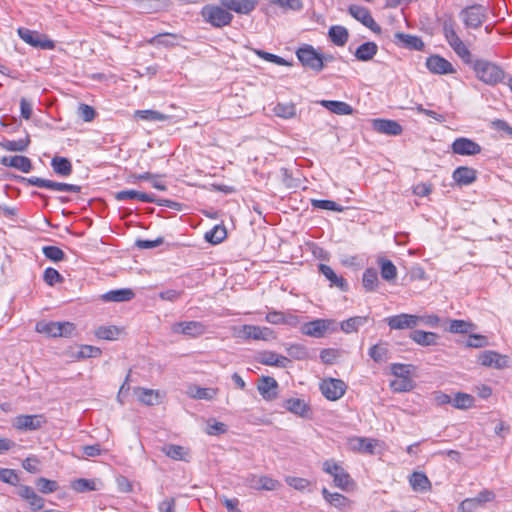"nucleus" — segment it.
Returning <instances> with one entry per match:
<instances>
[{"instance_id": "9b49d317", "label": "nucleus", "mask_w": 512, "mask_h": 512, "mask_svg": "<svg viewBox=\"0 0 512 512\" xmlns=\"http://www.w3.org/2000/svg\"><path fill=\"white\" fill-rule=\"evenodd\" d=\"M245 484L254 490L274 491L280 487V482L267 475L250 473L245 478Z\"/></svg>"}, {"instance_id": "aec40b11", "label": "nucleus", "mask_w": 512, "mask_h": 512, "mask_svg": "<svg viewBox=\"0 0 512 512\" xmlns=\"http://www.w3.org/2000/svg\"><path fill=\"white\" fill-rule=\"evenodd\" d=\"M426 67L431 73L439 75L452 74L455 72L453 65L448 60L438 55L428 57Z\"/></svg>"}, {"instance_id": "5fc2aeb1", "label": "nucleus", "mask_w": 512, "mask_h": 512, "mask_svg": "<svg viewBox=\"0 0 512 512\" xmlns=\"http://www.w3.org/2000/svg\"><path fill=\"white\" fill-rule=\"evenodd\" d=\"M71 488L78 493H83L86 491H95L98 489L95 480L84 478H80L73 481L71 484Z\"/></svg>"}, {"instance_id": "412c9836", "label": "nucleus", "mask_w": 512, "mask_h": 512, "mask_svg": "<svg viewBox=\"0 0 512 512\" xmlns=\"http://www.w3.org/2000/svg\"><path fill=\"white\" fill-rule=\"evenodd\" d=\"M186 395L196 400L212 401L219 393V389L215 387H200L196 384L187 386Z\"/></svg>"}, {"instance_id": "f03ea898", "label": "nucleus", "mask_w": 512, "mask_h": 512, "mask_svg": "<svg viewBox=\"0 0 512 512\" xmlns=\"http://www.w3.org/2000/svg\"><path fill=\"white\" fill-rule=\"evenodd\" d=\"M336 331L337 324L333 319H314L300 326V332L303 335L313 338H323L326 334Z\"/></svg>"}, {"instance_id": "a19ab883", "label": "nucleus", "mask_w": 512, "mask_h": 512, "mask_svg": "<svg viewBox=\"0 0 512 512\" xmlns=\"http://www.w3.org/2000/svg\"><path fill=\"white\" fill-rule=\"evenodd\" d=\"M122 329L117 326H100L95 330V336L99 339L113 341L118 339Z\"/></svg>"}, {"instance_id": "ea45409f", "label": "nucleus", "mask_w": 512, "mask_h": 512, "mask_svg": "<svg viewBox=\"0 0 512 512\" xmlns=\"http://www.w3.org/2000/svg\"><path fill=\"white\" fill-rule=\"evenodd\" d=\"M409 483L415 491H427L431 488L428 477L421 472H414L409 479Z\"/></svg>"}, {"instance_id": "ddd939ff", "label": "nucleus", "mask_w": 512, "mask_h": 512, "mask_svg": "<svg viewBox=\"0 0 512 512\" xmlns=\"http://www.w3.org/2000/svg\"><path fill=\"white\" fill-rule=\"evenodd\" d=\"M133 394L141 404L146 406L158 405L162 403L166 397L163 391L140 386L133 388Z\"/></svg>"}, {"instance_id": "423d86ee", "label": "nucleus", "mask_w": 512, "mask_h": 512, "mask_svg": "<svg viewBox=\"0 0 512 512\" xmlns=\"http://www.w3.org/2000/svg\"><path fill=\"white\" fill-rule=\"evenodd\" d=\"M203 18L206 22L210 23L215 27H223L228 25L233 16L226 9L219 7L208 5L202 9L201 12Z\"/></svg>"}, {"instance_id": "c85d7f7f", "label": "nucleus", "mask_w": 512, "mask_h": 512, "mask_svg": "<svg viewBox=\"0 0 512 512\" xmlns=\"http://www.w3.org/2000/svg\"><path fill=\"white\" fill-rule=\"evenodd\" d=\"M284 407L286 410H288L289 412H291L299 417H302V418L309 417L310 406L303 399L289 398V399L285 400Z\"/></svg>"}, {"instance_id": "774afa93", "label": "nucleus", "mask_w": 512, "mask_h": 512, "mask_svg": "<svg viewBox=\"0 0 512 512\" xmlns=\"http://www.w3.org/2000/svg\"><path fill=\"white\" fill-rule=\"evenodd\" d=\"M37 488L44 494H49L58 489V485L56 481L49 480L47 478H39L36 481Z\"/></svg>"}, {"instance_id": "4be33fe9", "label": "nucleus", "mask_w": 512, "mask_h": 512, "mask_svg": "<svg viewBox=\"0 0 512 512\" xmlns=\"http://www.w3.org/2000/svg\"><path fill=\"white\" fill-rule=\"evenodd\" d=\"M372 126L378 133L392 136L400 135L403 131L402 126L397 121L389 119H374Z\"/></svg>"}, {"instance_id": "69168bd1", "label": "nucleus", "mask_w": 512, "mask_h": 512, "mask_svg": "<svg viewBox=\"0 0 512 512\" xmlns=\"http://www.w3.org/2000/svg\"><path fill=\"white\" fill-rule=\"evenodd\" d=\"M474 328V325L472 323L466 322L464 320H451L449 331L451 333H468Z\"/></svg>"}, {"instance_id": "c03bdc74", "label": "nucleus", "mask_w": 512, "mask_h": 512, "mask_svg": "<svg viewBox=\"0 0 512 512\" xmlns=\"http://www.w3.org/2000/svg\"><path fill=\"white\" fill-rule=\"evenodd\" d=\"M29 143L30 139L27 136L18 140H4L0 146L6 151L23 152L28 148Z\"/></svg>"}, {"instance_id": "f257e3e1", "label": "nucleus", "mask_w": 512, "mask_h": 512, "mask_svg": "<svg viewBox=\"0 0 512 512\" xmlns=\"http://www.w3.org/2000/svg\"><path fill=\"white\" fill-rule=\"evenodd\" d=\"M471 64L476 78L486 85L495 86L505 78L504 70L494 62L477 59Z\"/></svg>"}, {"instance_id": "6e6d98bb", "label": "nucleus", "mask_w": 512, "mask_h": 512, "mask_svg": "<svg viewBox=\"0 0 512 512\" xmlns=\"http://www.w3.org/2000/svg\"><path fill=\"white\" fill-rule=\"evenodd\" d=\"M414 386L411 378H396L390 382V388L397 393L411 391Z\"/></svg>"}, {"instance_id": "2f4dec72", "label": "nucleus", "mask_w": 512, "mask_h": 512, "mask_svg": "<svg viewBox=\"0 0 512 512\" xmlns=\"http://www.w3.org/2000/svg\"><path fill=\"white\" fill-rule=\"evenodd\" d=\"M410 339L420 346L437 345L438 335L434 332H426L423 330H414L409 335Z\"/></svg>"}, {"instance_id": "e2e57ef3", "label": "nucleus", "mask_w": 512, "mask_h": 512, "mask_svg": "<svg viewBox=\"0 0 512 512\" xmlns=\"http://www.w3.org/2000/svg\"><path fill=\"white\" fill-rule=\"evenodd\" d=\"M205 432L213 436L224 434L227 432V426L215 419H210L207 421Z\"/></svg>"}, {"instance_id": "052dcab7", "label": "nucleus", "mask_w": 512, "mask_h": 512, "mask_svg": "<svg viewBox=\"0 0 512 512\" xmlns=\"http://www.w3.org/2000/svg\"><path fill=\"white\" fill-rule=\"evenodd\" d=\"M289 356L296 360H306L309 358L308 349L301 344H292L287 348Z\"/></svg>"}, {"instance_id": "b1692460", "label": "nucleus", "mask_w": 512, "mask_h": 512, "mask_svg": "<svg viewBox=\"0 0 512 512\" xmlns=\"http://www.w3.org/2000/svg\"><path fill=\"white\" fill-rule=\"evenodd\" d=\"M257 388L263 399L267 401H272L277 397L278 383L272 377H262Z\"/></svg>"}, {"instance_id": "7c9ffc66", "label": "nucleus", "mask_w": 512, "mask_h": 512, "mask_svg": "<svg viewBox=\"0 0 512 512\" xmlns=\"http://www.w3.org/2000/svg\"><path fill=\"white\" fill-rule=\"evenodd\" d=\"M223 6L236 13L247 14L251 12L256 4V0H221Z\"/></svg>"}, {"instance_id": "a878e982", "label": "nucleus", "mask_w": 512, "mask_h": 512, "mask_svg": "<svg viewBox=\"0 0 512 512\" xmlns=\"http://www.w3.org/2000/svg\"><path fill=\"white\" fill-rule=\"evenodd\" d=\"M161 451L169 458L175 461L188 462L191 458L190 450L184 446L176 444H166Z\"/></svg>"}, {"instance_id": "0eeeda50", "label": "nucleus", "mask_w": 512, "mask_h": 512, "mask_svg": "<svg viewBox=\"0 0 512 512\" xmlns=\"http://www.w3.org/2000/svg\"><path fill=\"white\" fill-rule=\"evenodd\" d=\"M18 35L24 42L34 48L52 50L55 47V43L51 39L37 31L27 28H19Z\"/></svg>"}, {"instance_id": "c756f323", "label": "nucleus", "mask_w": 512, "mask_h": 512, "mask_svg": "<svg viewBox=\"0 0 512 512\" xmlns=\"http://www.w3.org/2000/svg\"><path fill=\"white\" fill-rule=\"evenodd\" d=\"M349 13L358 21H360L363 25L370 28L371 30H375L376 28H379L374 19L372 18L370 12L368 9L358 6V5H351L349 7Z\"/></svg>"}, {"instance_id": "37998d69", "label": "nucleus", "mask_w": 512, "mask_h": 512, "mask_svg": "<svg viewBox=\"0 0 512 512\" xmlns=\"http://www.w3.org/2000/svg\"><path fill=\"white\" fill-rule=\"evenodd\" d=\"M276 338L275 331L270 327L254 325L251 340L273 341Z\"/></svg>"}, {"instance_id": "72a5a7b5", "label": "nucleus", "mask_w": 512, "mask_h": 512, "mask_svg": "<svg viewBox=\"0 0 512 512\" xmlns=\"http://www.w3.org/2000/svg\"><path fill=\"white\" fill-rule=\"evenodd\" d=\"M116 200L124 201L128 199H137L141 202L145 203H153L155 201V197L152 194H147L143 192H138L135 190H123L119 191L115 195Z\"/></svg>"}, {"instance_id": "680f3d73", "label": "nucleus", "mask_w": 512, "mask_h": 512, "mask_svg": "<svg viewBox=\"0 0 512 512\" xmlns=\"http://www.w3.org/2000/svg\"><path fill=\"white\" fill-rule=\"evenodd\" d=\"M311 204L314 208H318V209L330 210V211H336V212L343 211V207L341 205H339L338 203L331 201V200L313 199L311 201Z\"/></svg>"}, {"instance_id": "e433bc0d", "label": "nucleus", "mask_w": 512, "mask_h": 512, "mask_svg": "<svg viewBox=\"0 0 512 512\" xmlns=\"http://www.w3.org/2000/svg\"><path fill=\"white\" fill-rule=\"evenodd\" d=\"M101 297L105 302H125L134 297V292L131 289L123 288L111 290L103 294Z\"/></svg>"}, {"instance_id": "09e8293b", "label": "nucleus", "mask_w": 512, "mask_h": 512, "mask_svg": "<svg viewBox=\"0 0 512 512\" xmlns=\"http://www.w3.org/2000/svg\"><path fill=\"white\" fill-rule=\"evenodd\" d=\"M273 112L277 117L291 119L296 115V107L293 103H277Z\"/></svg>"}, {"instance_id": "79ce46f5", "label": "nucleus", "mask_w": 512, "mask_h": 512, "mask_svg": "<svg viewBox=\"0 0 512 512\" xmlns=\"http://www.w3.org/2000/svg\"><path fill=\"white\" fill-rule=\"evenodd\" d=\"M54 172L61 176H68L72 172V165L67 158L54 157L51 161Z\"/></svg>"}, {"instance_id": "3c124183", "label": "nucleus", "mask_w": 512, "mask_h": 512, "mask_svg": "<svg viewBox=\"0 0 512 512\" xmlns=\"http://www.w3.org/2000/svg\"><path fill=\"white\" fill-rule=\"evenodd\" d=\"M135 117L142 120L154 122H161L169 119L168 115H165L155 110H137L135 111Z\"/></svg>"}, {"instance_id": "7ed1b4c3", "label": "nucleus", "mask_w": 512, "mask_h": 512, "mask_svg": "<svg viewBox=\"0 0 512 512\" xmlns=\"http://www.w3.org/2000/svg\"><path fill=\"white\" fill-rule=\"evenodd\" d=\"M322 470L333 477L334 485L341 490H349L354 484L350 475L335 460L329 459L324 461Z\"/></svg>"}, {"instance_id": "6ab92c4d", "label": "nucleus", "mask_w": 512, "mask_h": 512, "mask_svg": "<svg viewBox=\"0 0 512 512\" xmlns=\"http://www.w3.org/2000/svg\"><path fill=\"white\" fill-rule=\"evenodd\" d=\"M451 148L453 153L464 156L476 155L481 152V147L478 143L465 137L455 139Z\"/></svg>"}, {"instance_id": "f8f14e48", "label": "nucleus", "mask_w": 512, "mask_h": 512, "mask_svg": "<svg viewBox=\"0 0 512 512\" xmlns=\"http://www.w3.org/2000/svg\"><path fill=\"white\" fill-rule=\"evenodd\" d=\"M346 388V384L342 380L335 378L324 379L320 383L321 393L330 401L340 399L344 395Z\"/></svg>"}, {"instance_id": "0e129e2a", "label": "nucleus", "mask_w": 512, "mask_h": 512, "mask_svg": "<svg viewBox=\"0 0 512 512\" xmlns=\"http://www.w3.org/2000/svg\"><path fill=\"white\" fill-rule=\"evenodd\" d=\"M43 279L49 286H53L64 281L63 276L56 269L51 267L45 269Z\"/></svg>"}, {"instance_id": "393cba45", "label": "nucleus", "mask_w": 512, "mask_h": 512, "mask_svg": "<svg viewBox=\"0 0 512 512\" xmlns=\"http://www.w3.org/2000/svg\"><path fill=\"white\" fill-rule=\"evenodd\" d=\"M0 163L6 167H13L23 173H28L32 169L31 160L26 156H4Z\"/></svg>"}, {"instance_id": "1a4fd4ad", "label": "nucleus", "mask_w": 512, "mask_h": 512, "mask_svg": "<svg viewBox=\"0 0 512 512\" xmlns=\"http://www.w3.org/2000/svg\"><path fill=\"white\" fill-rule=\"evenodd\" d=\"M460 16L466 27L478 28L487 18V9L479 4H475L463 9Z\"/></svg>"}, {"instance_id": "bb28decb", "label": "nucleus", "mask_w": 512, "mask_h": 512, "mask_svg": "<svg viewBox=\"0 0 512 512\" xmlns=\"http://www.w3.org/2000/svg\"><path fill=\"white\" fill-rule=\"evenodd\" d=\"M257 360L259 363L267 366H275V367H281L285 368L287 367V364L289 363V359L283 355H280L273 351H264L261 352Z\"/></svg>"}, {"instance_id": "4c0bfd02", "label": "nucleus", "mask_w": 512, "mask_h": 512, "mask_svg": "<svg viewBox=\"0 0 512 512\" xmlns=\"http://www.w3.org/2000/svg\"><path fill=\"white\" fill-rule=\"evenodd\" d=\"M396 43L405 48L422 50L424 47V43L422 40L413 35L405 34V33H396L395 34Z\"/></svg>"}, {"instance_id": "a18cd8bd", "label": "nucleus", "mask_w": 512, "mask_h": 512, "mask_svg": "<svg viewBox=\"0 0 512 512\" xmlns=\"http://www.w3.org/2000/svg\"><path fill=\"white\" fill-rule=\"evenodd\" d=\"M101 349L91 345H81L72 352V356L76 359H84L91 357H98L101 355Z\"/></svg>"}, {"instance_id": "6e6552de", "label": "nucleus", "mask_w": 512, "mask_h": 512, "mask_svg": "<svg viewBox=\"0 0 512 512\" xmlns=\"http://www.w3.org/2000/svg\"><path fill=\"white\" fill-rule=\"evenodd\" d=\"M495 499L493 491L484 489L479 492L475 497L464 499L458 507L459 512H475L483 507L486 503Z\"/></svg>"}, {"instance_id": "f3484780", "label": "nucleus", "mask_w": 512, "mask_h": 512, "mask_svg": "<svg viewBox=\"0 0 512 512\" xmlns=\"http://www.w3.org/2000/svg\"><path fill=\"white\" fill-rule=\"evenodd\" d=\"M171 330L176 334H183L189 337H198L206 332V327L199 321H183L174 323Z\"/></svg>"}, {"instance_id": "58836bf2", "label": "nucleus", "mask_w": 512, "mask_h": 512, "mask_svg": "<svg viewBox=\"0 0 512 512\" xmlns=\"http://www.w3.org/2000/svg\"><path fill=\"white\" fill-rule=\"evenodd\" d=\"M368 320L369 316H354L342 321L340 323V329L346 334L357 332L360 327L368 322Z\"/></svg>"}, {"instance_id": "13d9d810", "label": "nucleus", "mask_w": 512, "mask_h": 512, "mask_svg": "<svg viewBox=\"0 0 512 512\" xmlns=\"http://www.w3.org/2000/svg\"><path fill=\"white\" fill-rule=\"evenodd\" d=\"M46 189L61 192L78 193L80 186L47 180Z\"/></svg>"}, {"instance_id": "39448f33", "label": "nucleus", "mask_w": 512, "mask_h": 512, "mask_svg": "<svg viewBox=\"0 0 512 512\" xmlns=\"http://www.w3.org/2000/svg\"><path fill=\"white\" fill-rule=\"evenodd\" d=\"M296 56L301 64L313 71L319 72L324 67V58L311 45H304L296 51Z\"/></svg>"}, {"instance_id": "20e7f679", "label": "nucleus", "mask_w": 512, "mask_h": 512, "mask_svg": "<svg viewBox=\"0 0 512 512\" xmlns=\"http://www.w3.org/2000/svg\"><path fill=\"white\" fill-rule=\"evenodd\" d=\"M74 325L70 322L39 321L36 326V332L48 337H68L74 331Z\"/></svg>"}, {"instance_id": "f704fd0d", "label": "nucleus", "mask_w": 512, "mask_h": 512, "mask_svg": "<svg viewBox=\"0 0 512 512\" xmlns=\"http://www.w3.org/2000/svg\"><path fill=\"white\" fill-rule=\"evenodd\" d=\"M378 52V46L374 42H365L361 44L355 51L354 56L359 61H370Z\"/></svg>"}, {"instance_id": "cd10ccee", "label": "nucleus", "mask_w": 512, "mask_h": 512, "mask_svg": "<svg viewBox=\"0 0 512 512\" xmlns=\"http://www.w3.org/2000/svg\"><path fill=\"white\" fill-rule=\"evenodd\" d=\"M452 178L458 185L466 186L475 182L477 172L471 167L460 166L454 170Z\"/></svg>"}, {"instance_id": "a211bd4d", "label": "nucleus", "mask_w": 512, "mask_h": 512, "mask_svg": "<svg viewBox=\"0 0 512 512\" xmlns=\"http://www.w3.org/2000/svg\"><path fill=\"white\" fill-rule=\"evenodd\" d=\"M378 444V440L360 436H353L347 440L348 448L351 451L362 454H374V450Z\"/></svg>"}, {"instance_id": "2eb2a0df", "label": "nucleus", "mask_w": 512, "mask_h": 512, "mask_svg": "<svg viewBox=\"0 0 512 512\" xmlns=\"http://www.w3.org/2000/svg\"><path fill=\"white\" fill-rule=\"evenodd\" d=\"M444 32L449 45L455 51V53L459 57H461L466 63L470 62V51L463 43V41L459 38L453 27L445 26Z\"/></svg>"}, {"instance_id": "9d476101", "label": "nucleus", "mask_w": 512, "mask_h": 512, "mask_svg": "<svg viewBox=\"0 0 512 512\" xmlns=\"http://www.w3.org/2000/svg\"><path fill=\"white\" fill-rule=\"evenodd\" d=\"M478 363L484 367L502 370L510 366L507 355L500 354L493 350H485L478 355Z\"/></svg>"}, {"instance_id": "338daca9", "label": "nucleus", "mask_w": 512, "mask_h": 512, "mask_svg": "<svg viewBox=\"0 0 512 512\" xmlns=\"http://www.w3.org/2000/svg\"><path fill=\"white\" fill-rule=\"evenodd\" d=\"M42 252L46 258L54 262L62 261L65 257L64 252L57 246H44Z\"/></svg>"}, {"instance_id": "bf43d9fd", "label": "nucleus", "mask_w": 512, "mask_h": 512, "mask_svg": "<svg viewBox=\"0 0 512 512\" xmlns=\"http://www.w3.org/2000/svg\"><path fill=\"white\" fill-rule=\"evenodd\" d=\"M148 42L152 45H162L165 47H170L176 44L177 36L169 33L158 34L152 37Z\"/></svg>"}, {"instance_id": "864d4df0", "label": "nucleus", "mask_w": 512, "mask_h": 512, "mask_svg": "<svg viewBox=\"0 0 512 512\" xmlns=\"http://www.w3.org/2000/svg\"><path fill=\"white\" fill-rule=\"evenodd\" d=\"M388 348L387 344L379 343L373 345L369 349V356L375 361V362H384L388 359Z\"/></svg>"}, {"instance_id": "4d7b16f0", "label": "nucleus", "mask_w": 512, "mask_h": 512, "mask_svg": "<svg viewBox=\"0 0 512 512\" xmlns=\"http://www.w3.org/2000/svg\"><path fill=\"white\" fill-rule=\"evenodd\" d=\"M363 286L367 291H373L378 285V273L375 269H366L363 273Z\"/></svg>"}, {"instance_id": "dca6fc26", "label": "nucleus", "mask_w": 512, "mask_h": 512, "mask_svg": "<svg viewBox=\"0 0 512 512\" xmlns=\"http://www.w3.org/2000/svg\"><path fill=\"white\" fill-rule=\"evenodd\" d=\"M46 423L43 415H19L13 420V427L21 431H32Z\"/></svg>"}, {"instance_id": "c9c22d12", "label": "nucleus", "mask_w": 512, "mask_h": 512, "mask_svg": "<svg viewBox=\"0 0 512 512\" xmlns=\"http://www.w3.org/2000/svg\"><path fill=\"white\" fill-rule=\"evenodd\" d=\"M319 103L321 106L337 115H350L353 112V108L343 101L321 100Z\"/></svg>"}, {"instance_id": "de8ad7c7", "label": "nucleus", "mask_w": 512, "mask_h": 512, "mask_svg": "<svg viewBox=\"0 0 512 512\" xmlns=\"http://www.w3.org/2000/svg\"><path fill=\"white\" fill-rule=\"evenodd\" d=\"M381 276L386 281H392L397 277V268L392 261L387 259H379Z\"/></svg>"}, {"instance_id": "8fccbe9b", "label": "nucleus", "mask_w": 512, "mask_h": 512, "mask_svg": "<svg viewBox=\"0 0 512 512\" xmlns=\"http://www.w3.org/2000/svg\"><path fill=\"white\" fill-rule=\"evenodd\" d=\"M227 232L224 226L216 225L205 233V240L212 244H219L226 238Z\"/></svg>"}, {"instance_id": "5701e85b", "label": "nucleus", "mask_w": 512, "mask_h": 512, "mask_svg": "<svg viewBox=\"0 0 512 512\" xmlns=\"http://www.w3.org/2000/svg\"><path fill=\"white\" fill-rule=\"evenodd\" d=\"M321 492L325 501L339 510H348L352 506L353 502L340 493H332L327 488H323Z\"/></svg>"}, {"instance_id": "49530a36", "label": "nucleus", "mask_w": 512, "mask_h": 512, "mask_svg": "<svg viewBox=\"0 0 512 512\" xmlns=\"http://www.w3.org/2000/svg\"><path fill=\"white\" fill-rule=\"evenodd\" d=\"M475 399L472 395L458 392L455 394L454 399L452 400V405L461 410H466L474 406Z\"/></svg>"}, {"instance_id": "603ef678", "label": "nucleus", "mask_w": 512, "mask_h": 512, "mask_svg": "<svg viewBox=\"0 0 512 512\" xmlns=\"http://www.w3.org/2000/svg\"><path fill=\"white\" fill-rule=\"evenodd\" d=\"M329 37L334 44L342 46L348 40V32L342 26H332L329 29Z\"/></svg>"}, {"instance_id": "473e14b6", "label": "nucleus", "mask_w": 512, "mask_h": 512, "mask_svg": "<svg viewBox=\"0 0 512 512\" xmlns=\"http://www.w3.org/2000/svg\"><path fill=\"white\" fill-rule=\"evenodd\" d=\"M319 271L326 277L327 280L330 281L331 286H336L343 291L347 290L348 285L345 279L338 276L330 266L320 264Z\"/></svg>"}, {"instance_id": "4468645a", "label": "nucleus", "mask_w": 512, "mask_h": 512, "mask_svg": "<svg viewBox=\"0 0 512 512\" xmlns=\"http://www.w3.org/2000/svg\"><path fill=\"white\" fill-rule=\"evenodd\" d=\"M391 330L414 329L418 326V315L400 313L384 319Z\"/></svg>"}]
</instances>
